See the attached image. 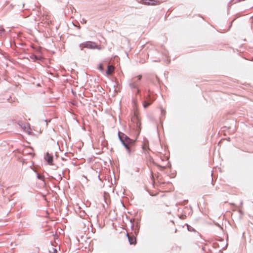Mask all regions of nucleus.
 I'll use <instances>...</instances> for the list:
<instances>
[{
    "mask_svg": "<svg viewBox=\"0 0 253 253\" xmlns=\"http://www.w3.org/2000/svg\"><path fill=\"white\" fill-rule=\"evenodd\" d=\"M35 57L36 58L37 60H38V57L37 56H35Z\"/></svg>",
    "mask_w": 253,
    "mask_h": 253,
    "instance_id": "15",
    "label": "nucleus"
},
{
    "mask_svg": "<svg viewBox=\"0 0 253 253\" xmlns=\"http://www.w3.org/2000/svg\"><path fill=\"white\" fill-rule=\"evenodd\" d=\"M80 47L81 50H83L85 48L89 49H101L99 45H97L96 43L91 41H87L83 42L82 43L80 44Z\"/></svg>",
    "mask_w": 253,
    "mask_h": 253,
    "instance_id": "2",
    "label": "nucleus"
},
{
    "mask_svg": "<svg viewBox=\"0 0 253 253\" xmlns=\"http://www.w3.org/2000/svg\"><path fill=\"white\" fill-rule=\"evenodd\" d=\"M142 78V76L141 75H139L137 77H136V78H134L133 79V82L131 83V84H130L131 86L133 87H136L138 86V83H137V82L139 80H141V79Z\"/></svg>",
    "mask_w": 253,
    "mask_h": 253,
    "instance_id": "6",
    "label": "nucleus"
},
{
    "mask_svg": "<svg viewBox=\"0 0 253 253\" xmlns=\"http://www.w3.org/2000/svg\"><path fill=\"white\" fill-rule=\"evenodd\" d=\"M45 159L49 164L52 165L53 157L50 155L48 153H47Z\"/></svg>",
    "mask_w": 253,
    "mask_h": 253,
    "instance_id": "8",
    "label": "nucleus"
},
{
    "mask_svg": "<svg viewBox=\"0 0 253 253\" xmlns=\"http://www.w3.org/2000/svg\"><path fill=\"white\" fill-rule=\"evenodd\" d=\"M166 185L169 187V189L168 191H171L173 190V186H172V184L170 182H168L167 183H166Z\"/></svg>",
    "mask_w": 253,
    "mask_h": 253,
    "instance_id": "9",
    "label": "nucleus"
},
{
    "mask_svg": "<svg viewBox=\"0 0 253 253\" xmlns=\"http://www.w3.org/2000/svg\"><path fill=\"white\" fill-rule=\"evenodd\" d=\"M164 204L166 205L167 206H168L167 203H164Z\"/></svg>",
    "mask_w": 253,
    "mask_h": 253,
    "instance_id": "13",
    "label": "nucleus"
},
{
    "mask_svg": "<svg viewBox=\"0 0 253 253\" xmlns=\"http://www.w3.org/2000/svg\"><path fill=\"white\" fill-rule=\"evenodd\" d=\"M1 32V30H0V33Z\"/></svg>",
    "mask_w": 253,
    "mask_h": 253,
    "instance_id": "16",
    "label": "nucleus"
},
{
    "mask_svg": "<svg viewBox=\"0 0 253 253\" xmlns=\"http://www.w3.org/2000/svg\"><path fill=\"white\" fill-rule=\"evenodd\" d=\"M131 120L132 122L136 124L137 126H139L140 125V119L139 118L137 111L134 112V115L132 118Z\"/></svg>",
    "mask_w": 253,
    "mask_h": 253,
    "instance_id": "4",
    "label": "nucleus"
},
{
    "mask_svg": "<svg viewBox=\"0 0 253 253\" xmlns=\"http://www.w3.org/2000/svg\"><path fill=\"white\" fill-rule=\"evenodd\" d=\"M119 136L123 145L127 149V152L130 154L131 151L132 150V147L134 145V141L132 139H130L124 134H121L120 132L119 133Z\"/></svg>",
    "mask_w": 253,
    "mask_h": 253,
    "instance_id": "1",
    "label": "nucleus"
},
{
    "mask_svg": "<svg viewBox=\"0 0 253 253\" xmlns=\"http://www.w3.org/2000/svg\"><path fill=\"white\" fill-rule=\"evenodd\" d=\"M107 64H99L98 65V68L101 72H103L104 70V68H106ZM107 70L106 71V74L107 75H109L112 74L114 71V67L112 65H108L106 67Z\"/></svg>",
    "mask_w": 253,
    "mask_h": 253,
    "instance_id": "3",
    "label": "nucleus"
},
{
    "mask_svg": "<svg viewBox=\"0 0 253 253\" xmlns=\"http://www.w3.org/2000/svg\"><path fill=\"white\" fill-rule=\"evenodd\" d=\"M127 236L128 237V239L130 244L134 245L136 244V238L134 236H130L128 233H127Z\"/></svg>",
    "mask_w": 253,
    "mask_h": 253,
    "instance_id": "7",
    "label": "nucleus"
},
{
    "mask_svg": "<svg viewBox=\"0 0 253 253\" xmlns=\"http://www.w3.org/2000/svg\"><path fill=\"white\" fill-rule=\"evenodd\" d=\"M160 167V169L162 170H164L166 168L165 167L159 166Z\"/></svg>",
    "mask_w": 253,
    "mask_h": 253,
    "instance_id": "11",
    "label": "nucleus"
},
{
    "mask_svg": "<svg viewBox=\"0 0 253 253\" xmlns=\"http://www.w3.org/2000/svg\"><path fill=\"white\" fill-rule=\"evenodd\" d=\"M151 104V102H145L144 103L143 105H144V108H146V107H147L148 106H149Z\"/></svg>",
    "mask_w": 253,
    "mask_h": 253,
    "instance_id": "10",
    "label": "nucleus"
},
{
    "mask_svg": "<svg viewBox=\"0 0 253 253\" xmlns=\"http://www.w3.org/2000/svg\"><path fill=\"white\" fill-rule=\"evenodd\" d=\"M143 3L147 5H156L160 4V2L156 0H143Z\"/></svg>",
    "mask_w": 253,
    "mask_h": 253,
    "instance_id": "5",
    "label": "nucleus"
},
{
    "mask_svg": "<svg viewBox=\"0 0 253 253\" xmlns=\"http://www.w3.org/2000/svg\"><path fill=\"white\" fill-rule=\"evenodd\" d=\"M55 252H56V251L55 250H54V252H52L51 253H55Z\"/></svg>",
    "mask_w": 253,
    "mask_h": 253,
    "instance_id": "14",
    "label": "nucleus"
},
{
    "mask_svg": "<svg viewBox=\"0 0 253 253\" xmlns=\"http://www.w3.org/2000/svg\"><path fill=\"white\" fill-rule=\"evenodd\" d=\"M44 59H43V58L41 57V58H39V61H41V62H45V61L43 60Z\"/></svg>",
    "mask_w": 253,
    "mask_h": 253,
    "instance_id": "12",
    "label": "nucleus"
}]
</instances>
